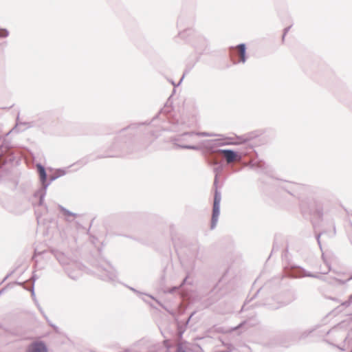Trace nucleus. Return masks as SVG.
<instances>
[{
	"mask_svg": "<svg viewBox=\"0 0 352 352\" xmlns=\"http://www.w3.org/2000/svg\"><path fill=\"white\" fill-rule=\"evenodd\" d=\"M263 131H254L242 135H236V141L231 142L232 138H223L217 140L205 141L206 147L210 148L214 153H219L224 155L228 163L242 158L243 154L254 152V145L256 142H266L262 137Z\"/></svg>",
	"mask_w": 352,
	"mask_h": 352,
	"instance_id": "f03ea898",
	"label": "nucleus"
},
{
	"mask_svg": "<svg viewBox=\"0 0 352 352\" xmlns=\"http://www.w3.org/2000/svg\"><path fill=\"white\" fill-rule=\"evenodd\" d=\"M340 305L344 307H348L352 305V294L349 296L348 300L342 302Z\"/></svg>",
	"mask_w": 352,
	"mask_h": 352,
	"instance_id": "c756f323",
	"label": "nucleus"
},
{
	"mask_svg": "<svg viewBox=\"0 0 352 352\" xmlns=\"http://www.w3.org/2000/svg\"><path fill=\"white\" fill-rule=\"evenodd\" d=\"M15 284H16V285H20V286H22V287H23V288H24V289H25L26 290H29V289H28V288H27V287H25V285H24L25 283H24V282H18V281H16V282H15Z\"/></svg>",
	"mask_w": 352,
	"mask_h": 352,
	"instance_id": "49530a36",
	"label": "nucleus"
},
{
	"mask_svg": "<svg viewBox=\"0 0 352 352\" xmlns=\"http://www.w3.org/2000/svg\"><path fill=\"white\" fill-rule=\"evenodd\" d=\"M50 251L62 266L64 267L69 266L71 259L64 252L56 249H52Z\"/></svg>",
	"mask_w": 352,
	"mask_h": 352,
	"instance_id": "2eb2a0df",
	"label": "nucleus"
},
{
	"mask_svg": "<svg viewBox=\"0 0 352 352\" xmlns=\"http://www.w3.org/2000/svg\"><path fill=\"white\" fill-rule=\"evenodd\" d=\"M179 289H180V287L179 286H174V287H172L171 288H170L168 289V292L169 294H173L175 292H177V290H179Z\"/></svg>",
	"mask_w": 352,
	"mask_h": 352,
	"instance_id": "f704fd0d",
	"label": "nucleus"
},
{
	"mask_svg": "<svg viewBox=\"0 0 352 352\" xmlns=\"http://www.w3.org/2000/svg\"><path fill=\"white\" fill-rule=\"evenodd\" d=\"M251 307L252 308L264 307L267 309L274 310L280 308L281 306L280 304V301L276 302L274 298H265L263 299L262 300L258 301L253 304L252 305H251Z\"/></svg>",
	"mask_w": 352,
	"mask_h": 352,
	"instance_id": "ddd939ff",
	"label": "nucleus"
},
{
	"mask_svg": "<svg viewBox=\"0 0 352 352\" xmlns=\"http://www.w3.org/2000/svg\"><path fill=\"white\" fill-rule=\"evenodd\" d=\"M287 338L292 337V336H290L289 334L285 336Z\"/></svg>",
	"mask_w": 352,
	"mask_h": 352,
	"instance_id": "13d9d810",
	"label": "nucleus"
},
{
	"mask_svg": "<svg viewBox=\"0 0 352 352\" xmlns=\"http://www.w3.org/2000/svg\"><path fill=\"white\" fill-rule=\"evenodd\" d=\"M12 273H13V272H11L10 273L6 275V276L5 277L4 280H6Z\"/></svg>",
	"mask_w": 352,
	"mask_h": 352,
	"instance_id": "3c124183",
	"label": "nucleus"
},
{
	"mask_svg": "<svg viewBox=\"0 0 352 352\" xmlns=\"http://www.w3.org/2000/svg\"><path fill=\"white\" fill-rule=\"evenodd\" d=\"M38 276H36V274H35L34 272H33L32 273V277H31V279L32 280V285L34 286V283L35 281L38 279Z\"/></svg>",
	"mask_w": 352,
	"mask_h": 352,
	"instance_id": "58836bf2",
	"label": "nucleus"
},
{
	"mask_svg": "<svg viewBox=\"0 0 352 352\" xmlns=\"http://www.w3.org/2000/svg\"><path fill=\"white\" fill-rule=\"evenodd\" d=\"M292 267L294 268L295 272H294V276L295 278L301 277H311L315 278H320L321 276L309 272H307L304 268L300 266L294 265Z\"/></svg>",
	"mask_w": 352,
	"mask_h": 352,
	"instance_id": "a211bd4d",
	"label": "nucleus"
},
{
	"mask_svg": "<svg viewBox=\"0 0 352 352\" xmlns=\"http://www.w3.org/2000/svg\"><path fill=\"white\" fill-rule=\"evenodd\" d=\"M279 249V246L277 245L276 242L274 241V243H273V246H272V252H271V254L274 252V251H278Z\"/></svg>",
	"mask_w": 352,
	"mask_h": 352,
	"instance_id": "4c0bfd02",
	"label": "nucleus"
},
{
	"mask_svg": "<svg viewBox=\"0 0 352 352\" xmlns=\"http://www.w3.org/2000/svg\"><path fill=\"white\" fill-rule=\"evenodd\" d=\"M279 345L280 346L287 348V347L290 346L292 345V344L291 343H287V342H286L285 341H284L283 340L281 339L279 341Z\"/></svg>",
	"mask_w": 352,
	"mask_h": 352,
	"instance_id": "72a5a7b5",
	"label": "nucleus"
},
{
	"mask_svg": "<svg viewBox=\"0 0 352 352\" xmlns=\"http://www.w3.org/2000/svg\"><path fill=\"white\" fill-rule=\"evenodd\" d=\"M4 176L0 175V185H1L4 182Z\"/></svg>",
	"mask_w": 352,
	"mask_h": 352,
	"instance_id": "09e8293b",
	"label": "nucleus"
},
{
	"mask_svg": "<svg viewBox=\"0 0 352 352\" xmlns=\"http://www.w3.org/2000/svg\"><path fill=\"white\" fill-rule=\"evenodd\" d=\"M313 329L311 330H306L300 333V335L298 336V340H303L305 339L308 336L313 332Z\"/></svg>",
	"mask_w": 352,
	"mask_h": 352,
	"instance_id": "c85d7f7f",
	"label": "nucleus"
},
{
	"mask_svg": "<svg viewBox=\"0 0 352 352\" xmlns=\"http://www.w3.org/2000/svg\"><path fill=\"white\" fill-rule=\"evenodd\" d=\"M322 257L324 260V261L326 263L327 265H329V264L326 262V261L324 260V254L322 255Z\"/></svg>",
	"mask_w": 352,
	"mask_h": 352,
	"instance_id": "6e6d98bb",
	"label": "nucleus"
},
{
	"mask_svg": "<svg viewBox=\"0 0 352 352\" xmlns=\"http://www.w3.org/2000/svg\"><path fill=\"white\" fill-rule=\"evenodd\" d=\"M194 22L193 16L186 21L184 16H180L177 20V28L184 30L179 32L178 36L185 42L190 43L197 53L202 54L207 49L209 42L206 37L191 28Z\"/></svg>",
	"mask_w": 352,
	"mask_h": 352,
	"instance_id": "7ed1b4c3",
	"label": "nucleus"
},
{
	"mask_svg": "<svg viewBox=\"0 0 352 352\" xmlns=\"http://www.w3.org/2000/svg\"><path fill=\"white\" fill-rule=\"evenodd\" d=\"M142 299L144 302H146V300H145V298H142Z\"/></svg>",
	"mask_w": 352,
	"mask_h": 352,
	"instance_id": "680f3d73",
	"label": "nucleus"
},
{
	"mask_svg": "<svg viewBox=\"0 0 352 352\" xmlns=\"http://www.w3.org/2000/svg\"><path fill=\"white\" fill-rule=\"evenodd\" d=\"M56 174H58L59 177L63 176L67 173V171L64 168H58L56 170Z\"/></svg>",
	"mask_w": 352,
	"mask_h": 352,
	"instance_id": "7c9ffc66",
	"label": "nucleus"
},
{
	"mask_svg": "<svg viewBox=\"0 0 352 352\" xmlns=\"http://www.w3.org/2000/svg\"><path fill=\"white\" fill-rule=\"evenodd\" d=\"M50 326H51V327H52V328H53L56 331H58V327L56 325H55V324H50Z\"/></svg>",
	"mask_w": 352,
	"mask_h": 352,
	"instance_id": "8fccbe9b",
	"label": "nucleus"
},
{
	"mask_svg": "<svg viewBox=\"0 0 352 352\" xmlns=\"http://www.w3.org/2000/svg\"><path fill=\"white\" fill-rule=\"evenodd\" d=\"M175 352H187L182 346H179Z\"/></svg>",
	"mask_w": 352,
	"mask_h": 352,
	"instance_id": "c03bdc74",
	"label": "nucleus"
},
{
	"mask_svg": "<svg viewBox=\"0 0 352 352\" xmlns=\"http://www.w3.org/2000/svg\"><path fill=\"white\" fill-rule=\"evenodd\" d=\"M216 134L210 133L208 132H195L194 131V137L199 136V137H212L216 136Z\"/></svg>",
	"mask_w": 352,
	"mask_h": 352,
	"instance_id": "a878e982",
	"label": "nucleus"
},
{
	"mask_svg": "<svg viewBox=\"0 0 352 352\" xmlns=\"http://www.w3.org/2000/svg\"><path fill=\"white\" fill-rule=\"evenodd\" d=\"M64 270H65V273L67 274V276L71 279L74 280H76L78 279L79 273L77 271L71 269V267L69 266L65 267Z\"/></svg>",
	"mask_w": 352,
	"mask_h": 352,
	"instance_id": "b1692460",
	"label": "nucleus"
},
{
	"mask_svg": "<svg viewBox=\"0 0 352 352\" xmlns=\"http://www.w3.org/2000/svg\"><path fill=\"white\" fill-rule=\"evenodd\" d=\"M38 309H39V311L43 314V309L41 308V307L39 305V307H37Z\"/></svg>",
	"mask_w": 352,
	"mask_h": 352,
	"instance_id": "864d4df0",
	"label": "nucleus"
},
{
	"mask_svg": "<svg viewBox=\"0 0 352 352\" xmlns=\"http://www.w3.org/2000/svg\"><path fill=\"white\" fill-rule=\"evenodd\" d=\"M58 208L60 211V212L65 217V221H70L71 220L69 219V217H76L78 216L77 213L73 212L66 208L63 207L62 205L58 204Z\"/></svg>",
	"mask_w": 352,
	"mask_h": 352,
	"instance_id": "4be33fe9",
	"label": "nucleus"
},
{
	"mask_svg": "<svg viewBox=\"0 0 352 352\" xmlns=\"http://www.w3.org/2000/svg\"><path fill=\"white\" fill-rule=\"evenodd\" d=\"M194 314V312L191 314V315L188 317V320H187V322H189V320H190L191 317L192 316V315Z\"/></svg>",
	"mask_w": 352,
	"mask_h": 352,
	"instance_id": "603ef678",
	"label": "nucleus"
},
{
	"mask_svg": "<svg viewBox=\"0 0 352 352\" xmlns=\"http://www.w3.org/2000/svg\"><path fill=\"white\" fill-rule=\"evenodd\" d=\"M184 78V74H183V76H182L181 79L179 80V81L177 84L173 80H170V82L173 85L174 87H178V86H179L181 85Z\"/></svg>",
	"mask_w": 352,
	"mask_h": 352,
	"instance_id": "473e14b6",
	"label": "nucleus"
},
{
	"mask_svg": "<svg viewBox=\"0 0 352 352\" xmlns=\"http://www.w3.org/2000/svg\"><path fill=\"white\" fill-rule=\"evenodd\" d=\"M96 267L100 269V278L112 284L118 283V275L113 266L106 261L104 264H97Z\"/></svg>",
	"mask_w": 352,
	"mask_h": 352,
	"instance_id": "9d476101",
	"label": "nucleus"
},
{
	"mask_svg": "<svg viewBox=\"0 0 352 352\" xmlns=\"http://www.w3.org/2000/svg\"><path fill=\"white\" fill-rule=\"evenodd\" d=\"M223 165H219L217 167L214 168V172L215 173L214 182H213V188H214V198H213V205L212 210V217L210 221V229L213 230L215 228L219 217L220 214V204L221 200V193L218 190V184H219V173L223 170Z\"/></svg>",
	"mask_w": 352,
	"mask_h": 352,
	"instance_id": "39448f33",
	"label": "nucleus"
},
{
	"mask_svg": "<svg viewBox=\"0 0 352 352\" xmlns=\"http://www.w3.org/2000/svg\"><path fill=\"white\" fill-rule=\"evenodd\" d=\"M175 91H176V87H173L172 94L168 97L166 104L171 102L172 97H173V94L175 93Z\"/></svg>",
	"mask_w": 352,
	"mask_h": 352,
	"instance_id": "a19ab883",
	"label": "nucleus"
},
{
	"mask_svg": "<svg viewBox=\"0 0 352 352\" xmlns=\"http://www.w3.org/2000/svg\"><path fill=\"white\" fill-rule=\"evenodd\" d=\"M250 167L259 173H265L268 170V166L261 160L251 161Z\"/></svg>",
	"mask_w": 352,
	"mask_h": 352,
	"instance_id": "aec40b11",
	"label": "nucleus"
},
{
	"mask_svg": "<svg viewBox=\"0 0 352 352\" xmlns=\"http://www.w3.org/2000/svg\"><path fill=\"white\" fill-rule=\"evenodd\" d=\"M35 304H36V305L37 307H39V305H40L38 302L35 303Z\"/></svg>",
	"mask_w": 352,
	"mask_h": 352,
	"instance_id": "052dcab7",
	"label": "nucleus"
},
{
	"mask_svg": "<svg viewBox=\"0 0 352 352\" xmlns=\"http://www.w3.org/2000/svg\"><path fill=\"white\" fill-rule=\"evenodd\" d=\"M329 224H330L331 227L332 228V230H325L316 235V239L317 243L320 249H322L321 243H320V236L322 234H327L330 238L334 237L336 235V223L333 219L329 221Z\"/></svg>",
	"mask_w": 352,
	"mask_h": 352,
	"instance_id": "f3484780",
	"label": "nucleus"
},
{
	"mask_svg": "<svg viewBox=\"0 0 352 352\" xmlns=\"http://www.w3.org/2000/svg\"><path fill=\"white\" fill-rule=\"evenodd\" d=\"M189 278V275L187 274L185 278L183 279V280L182 281V283L179 284V287L180 288H182L185 284H186L187 283V280L188 278Z\"/></svg>",
	"mask_w": 352,
	"mask_h": 352,
	"instance_id": "e433bc0d",
	"label": "nucleus"
},
{
	"mask_svg": "<svg viewBox=\"0 0 352 352\" xmlns=\"http://www.w3.org/2000/svg\"><path fill=\"white\" fill-rule=\"evenodd\" d=\"M24 352H49V349L45 341L35 340L26 346Z\"/></svg>",
	"mask_w": 352,
	"mask_h": 352,
	"instance_id": "f8f14e48",
	"label": "nucleus"
},
{
	"mask_svg": "<svg viewBox=\"0 0 352 352\" xmlns=\"http://www.w3.org/2000/svg\"><path fill=\"white\" fill-rule=\"evenodd\" d=\"M188 250L191 257L198 260L201 259V256L199 254L200 245L197 241L190 243Z\"/></svg>",
	"mask_w": 352,
	"mask_h": 352,
	"instance_id": "412c9836",
	"label": "nucleus"
},
{
	"mask_svg": "<svg viewBox=\"0 0 352 352\" xmlns=\"http://www.w3.org/2000/svg\"><path fill=\"white\" fill-rule=\"evenodd\" d=\"M34 302H35V303L38 302V300H37L36 299H34Z\"/></svg>",
	"mask_w": 352,
	"mask_h": 352,
	"instance_id": "bf43d9fd",
	"label": "nucleus"
},
{
	"mask_svg": "<svg viewBox=\"0 0 352 352\" xmlns=\"http://www.w3.org/2000/svg\"><path fill=\"white\" fill-rule=\"evenodd\" d=\"M172 241H173V243H175V241H174V239H173V238H172Z\"/></svg>",
	"mask_w": 352,
	"mask_h": 352,
	"instance_id": "e2e57ef3",
	"label": "nucleus"
},
{
	"mask_svg": "<svg viewBox=\"0 0 352 352\" xmlns=\"http://www.w3.org/2000/svg\"><path fill=\"white\" fill-rule=\"evenodd\" d=\"M59 175L58 174H53L48 177L47 183L45 184L43 188H38L33 194L34 198H38V201L37 204L33 203L32 205L34 207L36 206H44L45 212H49L48 206L44 204L45 197L47 193V190L49 186L56 179L59 178Z\"/></svg>",
	"mask_w": 352,
	"mask_h": 352,
	"instance_id": "6e6552de",
	"label": "nucleus"
},
{
	"mask_svg": "<svg viewBox=\"0 0 352 352\" xmlns=\"http://www.w3.org/2000/svg\"><path fill=\"white\" fill-rule=\"evenodd\" d=\"M3 292V289L0 290V295Z\"/></svg>",
	"mask_w": 352,
	"mask_h": 352,
	"instance_id": "4d7b16f0",
	"label": "nucleus"
},
{
	"mask_svg": "<svg viewBox=\"0 0 352 352\" xmlns=\"http://www.w3.org/2000/svg\"><path fill=\"white\" fill-rule=\"evenodd\" d=\"M120 153L118 152L116 153H107L104 155H96L94 153H91L89 155H87L80 159L78 161L76 162V164L80 165V166H84L86 164H87L90 162H94L98 159H102L105 157H119Z\"/></svg>",
	"mask_w": 352,
	"mask_h": 352,
	"instance_id": "9b49d317",
	"label": "nucleus"
},
{
	"mask_svg": "<svg viewBox=\"0 0 352 352\" xmlns=\"http://www.w3.org/2000/svg\"><path fill=\"white\" fill-rule=\"evenodd\" d=\"M38 309H39V311L43 314V309L41 308V307L39 305V307H37Z\"/></svg>",
	"mask_w": 352,
	"mask_h": 352,
	"instance_id": "5fc2aeb1",
	"label": "nucleus"
},
{
	"mask_svg": "<svg viewBox=\"0 0 352 352\" xmlns=\"http://www.w3.org/2000/svg\"><path fill=\"white\" fill-rule=\"evenodd\" d=\"M29 290L31 292V296H32V297L33 300H34V299H36V298L35 292H34V285H32V288H31V289H29Z\"/></svg>",
	"mask_w": 352,
	"mask_h": 352,
	"instance_id": "79ce46f5",
	"label": "nucleus"
},
{
	"mask_svg": "<svg viewBox=\"0 0 352 352\" xmlns=\"http://www.w3.org/2000/svg\"><path fill=\"white\" fill-rule=\"evenodd\" d=\"M45 251L38 252L36 250H35L33 258L34 256H38V255H41V254H45Z\"/></svg>",
	"mask_w": 352,
	"mask_h": 352,
	"instance_id": "a18cd8bd",
	"label": "nucleus"
},
{
	"mask_svg": "<svg viewBox=\"0 0 352 352\" xmlns=\"http://www.w3.org/2000/svg\"><path fill=\"white\" fill-rule=\"evenodd\" d=\"M283 298L279 300L281 307L287 305L297 298L296 292L293 290H287L282 294Z\"/></svg>",
	"mask_w": 352,
	"mask_h": 352,
	"instance_id": "6ab92c4d",
	"label": "nucleus"
},
{
	"mask_svg": "<svg viewBox=\"0 0 352 352\" xmlns=\"http://www.w3.org/2000/svg\"><path fill=\"white\" fill-rule=\"evenodd\" d=\"M8 45V41H2L0 42V47L2 48V50H4Z\"/></svg>",
	"mask_w": 352,
	"mask_h": 352,
	"instance_id": "37998d69",
	"label": "nucleus"
},
{
	"mask_svg": "<svg viewBox=\"0 0 352 352\" xmlns=\"http://www.w3.org/2000/svg\"><path fill=\"white\" fill-rule=\"evenodd\" d=\"M36 170L38 175V180L41 184L40 188H43L45 184L47 183L48 175L45 167L41 163L36 164Z\"/></svg>",
	"mask_w": 352,
	"mask_h": 352,
	"instance_id": "dca6fc26",
	"label": "nucleus"
},
{
	"mask_svg": "<svg viewBox=\"0 0 352 352\" xmlns=\"http://www.w3.org/2000/svg\"><path fill=\"white\" fill-rule=\"evenodd\" d=\"M9 132L3 135H0V160L4 164L13 163L15 160V157L11 153L10 142L6 138Z\"/></svg>",
	"mask_w": 352,
	"mask_h": 352,
	"instance_id": "0eeeda50",
	"label": "nucleus"
},
{
	"mask_svg": "<svg viewBox=\"0 0 352 352\" xmlns=\"http://www.w3.org/2000/svg\"><path fill=\"white\" fill-rule=\"evenodd\" d=\"M229 53L230 59L234 65L240 63H245L248 59L247 46L244 43H240L236 47H230Z\"/></svg>",
	"mask_w": 352,
	"mask_h": 352,
	"instance_id": "1a4fd4ad",
	"label": "nucleus"
},
{
	"mask_svg": "<svg viewBox=\"0 0 352 352\" xmlns=\"http://www.w3.org/2000/svg\"><path fill=\"white\" fill-rule=\"evenodd\" d=\"M280 188L298 201L303 217H313L319 221L333 208L327 190L314 186L285 182Z\"/></svg>",
	"mask_w": 352,
	"mask_h": 352,
	"instance_id": "f257e3e1",
	"label": "nucleus"
},
{
	"mask_svg": "<svg viewBox=\"0 0 352 352\" xmlns=\"http://www.w3.org/2000/svg\"><path fill=\"white\" fill-rule=\"evenodd\" d=\"M163 112L164 110L162 109L150 122L132 123L119 130L115 138V142L111 147V151L120 150V147L117 145L118 142H123L124 144L131 142L133 138L141 132L140 128L142 126L150 125L151 122H155L157 119L165 121L168 118Z\"/></svg>",
	"mask_w": 352,
	"mask_h": 352,
	"instance_id": "20e7f679",
	"label": "nucleus"
},
{
	"mask_svg": "<svg viewBox=\"0 0 352 352\" xmlns=\"http://www.w3.org/2000/svg\"><path fill=\"white\" fill-rule=\"evenodd\" d=\"M246 323V321L244 320L243 322H241V323H239L237 326L234 327H232L230 330L229 331H226L224 330V328L222 327H214V329H215V331L218 332V333H228V332H232V331H236L238 329H239L240 328H241Z\"/></svg>",
	"mask_w": 352,
	"mask_h": 352,
	"instance_id": "5701e85b",
	"label": "nucleus"
},
{
	"mask_svg": "<svg viewBox=\"0 0 352 352\" xmlns=\"http://www.w3.org/2000/svg\"><path fill=\"white\" fill-rule=\"evenodd\" d=\"M131 291H133L134 293L137 294L138 295H139L140 296H142V295H144V296H146L149 298H151V299L154 300L156 301V302L160 305L162 307H164L162 305V303L159 301L158 300H157L154 296H153L152 295H150V294H144V293H142V292H139L138 290H137L136 289L133 288V287H129Z\"/></svg>",
	"mask_w": 352,
	"mask_h": 352,
	"instance_id": "393cba45",
	"label": "nucleus"
},
{
	"mask_svg": "<svg viewBox=\"0 0 352 352\" xmlns=\"http://www.w3.org/2000/svg\"><path fill=\"white\" fill-rule=\"evenodd\" d=\"M178 124H179V122H178V120H177V123L174 124L173 126L170 129H168V130H169V131H177V130H179V128L177 127Z\"/></svg>",
	"mask_w": 352,
	"mask_h": 352,
	"instance_id": "ea45409f",
	"label": "nucleus"
},
{
	"mask_svg": "<svg viewBox=\"0 0 352 352\" xmlns=\"http://www.w3.org/2000/svg\"><path fill=\"white\" fill-rule=\"evenodd\" d=\"M193 138L194 131L184 132L182 134L171 137L170 142L173 143V148L175 149L201 150V147L200 146L188 144L192 142Z\"/></svg>",
	"mask_w": 352,
	"mask_h": 352,
	"instance_id": "423d86ee",
	"label": "nucleus"
},
{
	"mask_svg": "<svg viewBox=\"0 0 352 352\" xmlns=\"http://www.w3.org/2000/svg\"><path fill=\"white\" fill-rule=\"evenodd\" d=\"M10 34L8 29L0 27V38H6Z\"/></svg>",
	"mask_w": 352,
	"mask_h": 352,
	"instance_id": "cd10ccee",
	"label": "nucleus"
},
{
	"mask_svg": "<svg viewBox=\"0 0 352 352\" xmlns=\"http://www.w3.org/2000/svg\"><path fill=\"white\" fill-rule=\"evenodd\" d=\"M290 28H291L290 26L284 28L283 34V36H282V41H283V42L284 41L285 37L286 34H287V32H289Z\"/></svg>",
	"mask_w": 352,
	"mask_h": 352,
	"instance_id": "c9c22d12",
	"label": "nucleus"
},
{
	"mask_svg": "<svg viewBox=\"0 0 352 352\" xmlns=\"http://www.w3.org/2000/svg\"><path fill=\"white\" fill-rule=\"evenodd\" d=\"M262 289V287H260L258 289L256 290V292L252 295V296H251L250 298H248V297L247 298V299L245 300V302L244 303V305L245 306L247 303L252 301L254 299H255L258 295L259 294L261 290Z\"/></svg>",
	"mask_w": 352,
	"mask_h": 352,
	"instance_id": "bb28decb",
	"label": "nucleus"
},
{
	"mask_svg": "<svg viewBox=\"0 0 352 352\" xmlns=\"http://www.w3.org/2000/svg\"><path fill=\"white\" fill-rule=\"evenodd\" d=\"M148 134L151 135L153 140L156 139L159 135V131H154V130H150Z\"/></svg>",
	"mask_w": 352,
	"mask_h": 352,
	"instance_id": "2f4dec72",
	"label": "nucleus"
},
{
	"mask_svg": "<svg viewBox=\"0 0 352 352\" xmlns=\"http://www.w3.org/2000/svg\"><path fill=\"white\" fill-rule=\"evenodd\" d=\"M35 214H36V219H37V221L38 223H39V219L41 217V214H39L36 210H35Z\"/></svg>",
	"mask_w": 352,
	"mask_h": 352,
	"instance_id": "de8ad7c7",
	"label": "nucleus"
},
{
	"mask_svg": "<svg viewBox=\"0 0 352 352\" xmlns=\"http://www.w3.org/2000/svg\"><path fill=\"white\" fill-rule=\"evenodd\" d=\"M44 124V122L38 120H33L30 122H20L19 120V117L16 119V124L12 130H14L17 127L23 126V129H19V131H24L25 129L33 128V127H41Z\"/></svg>",
	"mask_w": 352,
	"mask_h": 352,
	"instance_id": "4468645a",
	"label": "nucleus"
}]
</instances>
